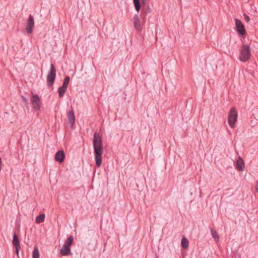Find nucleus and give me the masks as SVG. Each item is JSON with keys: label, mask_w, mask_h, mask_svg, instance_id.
Listing matches in <instances>:
<instances>
[{"label": "nucleus", "mask_w": 258, "mask_h": 258, "mask_svg": "<svg viewBox=\"0 0 258 258\" xmlns=\"http://www.w3.org/2000/svg\"><path fill=\"white\" fill-rule=\"evenodd\" d=\"M93 148L96 166L99 167L102 163V155L103 152L102 138L99 133L95 132L93 137Z\"/></svg>", "instance_id": "f257e3e1"}, {"label": "nucleus", "mask_w": 258, "mask_h": 258, "mask_svg": "<svg viewBox=\"0 0 258 258\" xmlns=\"http://www.w3.org/2000/svg\"><path fill=\"white\" fill-rule=\"evenodd\" d=\"M251 55L249 47L247 45H243L240 51L239 59L240 61L245 62L249 59Z\"/></svg>", "instance_id": "f03ea898"}, {"label": "nucleus", "mask_w": 258, "mask_h": 258, "mask_svg": "<svg viewBox=\"0 0 258 258\" xmlns=\"http://www.w3.org/2000/svg\"><path fill=\"white\" fill-rule=\"evenodd\" d=\"M56 76V70L53 63L50 65V69L47 75V83L48 87L52 86Z\"/></svg>", "instance_id": "7ed1b4c3"}, {"label": "nucleus", "mask_w": 258, "mask_h": 258, "mask_svg": "<svg viewBox=\"0 0 258 258\" xmlns=\"http://www.w3.org/2000/svg\"><path fill=\"white\" fill-rule=\"evenodd\" d=\"M237 112L236 110L232 108L230 110L228 115V121L230 127H233L234 126L235 123L237 119Z\"/></svg>", "instance_id": "20e7f679"}, {"label": "nucleus", "mask_w": 258, "mask_h": 258, "mask_svg": "<svg viewBox=\"0 0 258 258\" xmlns=\"http://www.w3.org/2000/svg\"><path fill=\"white\" fill-rule=\"evenodd\" d=\"M31 102L35 110H40L41 99L37 94H32L31 97Z\"/></svg>", "instance_id": "39448f33"}, {"label": "nucleus", "mask_w": 258, "mask_h": 258, "mask_svg": "<svg viewBox=\"0 0 258 258\" xmlns=\"http://www.w3.org/2000/svg\"><path fill=\"white\" fill-rule=\"evenodd\" d=\"M235 26L236 28V31L239 35H243L245 33V29L243 24L241 21L238 19H235Z\"/></svg>", "instance_id": "423d86ee"}, {"label": "nucleus", "mask_w": 258, "mask_h": 258, "mask_svg": "<svg viewBox=\"0 0 258 258\" xmlns=\"http://www.w3.org/2000/svg\"><path fill=\"white\" fill-rule=\"evenodd\" d=\"M34 26V18L32 15H30L29 18L27 20V23L26 27V30L28 33L31 34L33 32V27Z\"/></svg>", "instance_id": "0eeeda50"}, {"label": "nucleus", "mask_w": 258, "mask_h": 258, "mask_svg": "<svg viewBox=\"0 0 258 258\" xmlns=\"http://www.w3.org/2000/svg\"><path fill=\"white\" fill-rule=\"evenodd\" d=\"M64 157L65 155L63 151L59 150L55 154L54 158L55 161L61 163L63 162Z\"/></svg>", "instance_id": "6e6552de"}, {"label": "nucleus", "mask_w": 258, "mask_h": 258, "mask_svg": "<svg viewBox=\"0 0 258 258\" xmlns=\"http://www.w3.org/2000/svg\"><path fill=\"white\" fill-rule=\"evenodd\" d=\"M133 20L135 28L138 31H141L142 30V27L138 14L135 15Z\"/></svg>", "instance_id": "1a4fd4ad"}, {"label": "nucleus", "mask_w": 258, "mask_h": 258, "mask_svg": "<svg viewBox=\"0 0 258 258\" xmlns=\"http://www.w3.org/2000/svg\"><path fill=\"white\" fill-rule=\"evenodd\" d=\"M68 119L69 123L71 124V125L72 126H73L74 124L75 123V113L73 109L71 110H70L69 112L68 113Z\"/></svg>", "instance_id": "9d476101"}, {"label": "nucleus", "mask_w": 258, "mask_h": 258, "mask_svg": "<svg viewBox=\"0 0 258 258\" xmlns=\"http://www.w3.org/2000/svg\"><path fill=\"white\" fill-rule=\"evenodd\" d=\"M236 169L239 171H243L244 169V163L240 156H238L236 162Z\"/></svg>", "instance_id": "9b49d317"}, {"label": "nucleus", "mask_w": 258, "mask_h": 258, "mask_svg": "<svg viewBox=\"0 0 258 258\" xmlns=\"http://www.w3.org/2000/svg\"><path fill=\"white\" fill-rule=\"evenodd\" d=\"M70 247L64 244L60 249V254L63 256L69 255L71 253V248Z\"/></svg>", "instance_id": "f8f14e48"}, {"label": "nucleus", "mask_w": 258, "mask_h": 258, "mask_svg": "<svg viewBox=\"0 0 258 258\" xmlns=\"http://www.w3.org/2000/svg\"><path fill=\"white\" fill-rule=\"evenodd\" d=\"M12 243H13V245L15 247L20 246V241H19L18 236H17V235L16 234V233H14V234L13 235V239Z\"/></svg>", "instance_id": "ddd939ff"}, {"label": "nucleus", "mask_w": 258, "mask_h": 258, "mask_svg": "<svg viewBox=\"0 0 258 258\" xmlns=\"http://www.w3.org/2000/svg\"><path fill=\"white\" fill-rule=\"evenodd\" d=\"M67 88L65 87L64 86H62L61 87H60L58 89V96L60 98L62 97L66 91H67Z\"/></svg>", "instance_id": "4468645a"}, {"label": "nucleus", "mask_w": 258, "mask_h": 258, "mask_svg": "<svg viewBox=\"0 0 258 258\" xmlns=\"http://www.w3.org/2000/svg\"><path fill=\"white\" fill-rule=\"evenodd\" d=\"M181 246L183 248H186L188 246L189 242L188 240L185 237L182 238L181 242Z\"/></svg>", "instance_id": "2eb2a0df"}, {"label": "nucleus", "mask_w": 258, "mask_h": 258, "mask_svg": "<svg viewBox=\"0 0 258 258\" xmlns=\"http://www.w3.org/2000/svg\"><path fill=\"white\" fill-rule=\"evenodd\" d=\"M211 232L213 237L214 238L216 242H218L219 240V236L217 232L214 230L212 228H210Z\"/></svg>", "instance_id": "dca6fc26"}, {"label": "nucleus", "mask_w": 258, "mask_h": 258, "mask_svg": "<svg viewBox=\"0 0 258 258\" xmlns=\"http://www.w3.org/2000/svg\"><path fill=\"white\" fill-rule=\"evenodd\" d=\"M136 10L139 12L141 9V2L140 0H133Z\"/></svg>", "instance_id": "f3484780"}, {"label": "nucleus", "mask_w": 258, "mask_h": 258, "mask_svg": "<svg viewBox=\"0 0 258 258\" xmlns=\"http://www.w3.org/2000/svg\"><path fill=\"white\" fill-rule=\"evenodd\" d=\"M44 218H45V214H41L36 217V222L37 223H41L44 221Z\"/></svg>", "instance_id": "a211bd4d"}, {"label": "nucleus", "mask_w": 258, "mask_h": 258, "mask_svg": "<svg viewBox=\"0 0 258 258\" xmlns=\"http://www.w3.org/2000/svg\"><path fill=\"white\" fill-rule=\"evenodd\" d=\"M74 237L72 235L70 236L64 242V244L71 246L73 242Z\"/></svg>", "instance_id": "6ab92c4d"}, {"label": "nucleus", "mask_w": 258, "mask_h": 258, "mask_svg": "<svg viewBox=\"0 0 258 258\" xmlns=\"http://www.w3.org/2000/svg\"><path fill=\"white\" fill-rule=\"evenodd\" d=\"M39 252L38 249V247L36 246H35L33 253H32V258H39Z\"/></svg>", "instance_id": "aec40b11"}, {"label": "nucleus", "mask_w": 258, "mask_h": 258, "mask_svg": "<svg viewBox=\"0 0 258 258\" xmlns=\"http://www.w3.org/2000/svg\"><path fill=\"white\" fill-rule=\"evenodd\" d=\"M70 77L69 76L66 77V78L64 79V80L62 86H64L65 87L68 88V84H69V82H70Z\"/></svg>", "instance_id": "412c9836"}, {"label": "nucleus", "mask_w": 258, "mask_h": 258, "mask_svg": "<svg viewBox=\"0 0 258 258\" xmlns=\"http://www.w3.org/2000/svg\"><path fill=\"white\" fill-rule=\"evenodd\" d=\"M146 6V9L145 10V13L146 14L150 13L151 12V10L149 4H147V5Z\"/></svg>", "instance_id": "4be33fe9"}, {"label": "nucleus", "mask_w": 258, "mask_h": 258, "mask_svg": "<svg viewBox=\"0 0 258 258\" xmlns=\"http://www.w3.org/2000/svg\"><path fill=\"white\" fill-rule=\"evenodd\" d=\"M21 97H22L23 102L25 103L26 107H27L28 104V101L27 99L23 96H22Z\"/></svg>", "instance_id": "5701e85b"}, {"label": "nucleus", "mask_w": 258, "mask_h": 258, "mask_svg": "<svg viewBox=\"0 0 258 258\" xmlns=\"http://www.w3.org/2000/svg\"><path fill=\"white\" fill-rule=\"evenodd\" d=\"M15 248H16V252L17 253V255H18V256L19 257V250L21 248V246H15Z\"/></svg>", "instance_id": "b1692460"}, {"label": "nucleus", "mask_w": 258, "mask_h": 258, "mask_svg": "<svg viewBox=\"0 0 258 258\" xmlns=\"http://www.w3.org/2000/svg\"><path fill=\"white\" fill-rule=\"evenodd\" d=\"M148 0H141V3H142V5L143 6H146L147 5V4H149L148 3Z\"/></svg>", "instance_id": "393cba45"}, {"label": "nucleus", "mask_w": 258, "mask_h": 258, "mask_svg": "<svg viewBox=\"0 0 258 258\" xmlns=\"http://www.w3.org/2000/svg\"><path fill=\"white\" fill-rule=\"evenodd\" d=\"M244 17L245 20H246V22H248L250 20V18H249V16L246 14H244Z\"/></svg>", "instance_id": "a878e982"}, {"label": "nucleus", "mask_w": 258, "mask_h": 258, "mask_svg": "<svg viewBox=\"0 0 258 258\" xmlns=\"http://www.w3.org/2000/svg\"><path fill=\"white\" fill-rule=\"evenodd\" d=\"M255 187H256V191L258 192V180L256 181Z\"/></svg>", "instance_id": "bb28decb"}]
</instances>
